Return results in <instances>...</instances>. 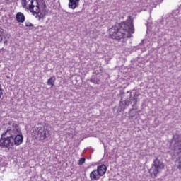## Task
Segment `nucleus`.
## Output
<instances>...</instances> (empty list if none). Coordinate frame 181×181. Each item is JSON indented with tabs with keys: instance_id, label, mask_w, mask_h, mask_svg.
Returning <instances> with one entry per match:
<instances>
[{
	"instance_id": "nucleus-14",
	"label": "nucleus",
	"mask_w": 181,
	"mask_h": 181,
	"mask_svg": "<svg viewBox=\"0 0 181 181\" xmlns=\"http://www.w3.org/2000/svg\"><path fill=\"white\" fill-rule=\"evenodd\" d=\"M25 26H26V28H32V27H33V24H32V23L27 22V23H25Z\"/></svg>"
},
{
	"instance_id": "nucleus-2",
	"label": "nucleus",
	"mask_w": 181,
	"mask_h": 181,
	"mask_svg": "<svg viewBox=\"0 0 181 181\" xmlns=\"http://www.w3.org/2000/svg\"><path fill=\"white\" fill-rule=\"evenodd\" d=\"M133 33H135V28H134V21L131 19V16H129L126 21L117 25H113L109 29L110 39L122 43H125Z\"/></svg>"
},
{
	"instance_id": "nucleus-13",
	"label": "nucleus",
	"mask_w": 181,
	"mask_h": 181,
	"mask_svg": "<svg viewBox=\"0 0 181 181\" xmlns=\"http://www.w3.org/2000/svg\"><path fill=\"white\" fill-rule=\"evenodd\" d=\"M90 83H93V84H100V79H90Z\"/></svg>"
},
{
	"instance_id": "nucleus-1",
	"label": "nucleus",
	"mask_w": 181,
	"mask_h": 181,
	"mask_svg": "<svg viewBox=\"0 0 181 181\" xmlns=\"http://www.w3.org/2000/svg\"><path fill=\"white\" fill-rule=\"evenodd\" d=\"M7 130L1 135L0 146L7 148V149H13V146H19L23 144V135L19 130V125L16 122H9Z\"/></svg>"
},
{
	"instance_id": "nucleus-11",
	"label": "nucleus",
	"mask_w": 181,
	"mask_h": 181,
	"mask_svg": "<svg viewBox=\"0 0 181 181\" xmlns=\"http://www.w3.org/2000/svg\"><path fill=\"white\" fill-rule=\"evenodd\" d=\"M5 35V30L3 28H0V43L2 42L4 35Z\"/></svg>"
},
{
	"instance_id": "nucleus-10",
	"label": "nucleus",
	"mask_w": 181,
	"mask_h": 181,
	"mask_svg": "<svg viewBox=\"0 0 181 181\" xmlns=\"http://www.w3.org/2000/svg\"><path fill=\"white\" fill-rule=\"evenodd\" d=\"M54 83H56V76H54L50 77L47 81V86H50L52 88L54 86Z\"/></svg>"
},
{
	"instance_id": "nucleus-6",
	"label": "nucleus",
	"mask_w": 181,
	"mask_h": 181,
	"mask_svg": "<svg viewBox=\"0 0 181 181\" xmlns=\"http://www.w3.org/2000/svg\"><path fill=\"white\" fill-rule=\"evenodd\" d=\"M96 170L98 171L99 176H103L105 175V173L107 172V166L104 164H102L98 166Z\"/></svg>"
},
{
	"instance_id": "nucleus-16",
	"label": "nucleus",
	"mask_w": 181,
	"mask_h": 181,
	"mask_svg": "<svg viewBox=\"0 0 181 181\" xmlns=\"http://www.w3.org/2000/svg\"><path fill=\"white\" fill-rule=\"evenodd\" d=\"M177 168V169H179V170H181V160L180 161H178Z\"/></svg>"
},
{
	"instance_id": "nucleus-8",
	"label": "nucleus",
	"mask_w": 181,
	"mask_h": 181,
	"mask_svg": "<svg viewBox=\"0 0 181 181\" xmlns=\"http://www.w3.org/2000/svg\"><path fill=\"white\" fill-rule=\"evenodd\" d=\"M16 19L19 23H23V22H25V15L21 12H18L16 16Z\"/></svg>"
},
{
	"instance_id": "nucleus-7",
	"label": "nucleus",
	"mask_w": 181,
	"mask_h": 181,
	"mask_svg": "<svg viewBox=\"0 0 181 181\" xmlns=\"http://www.w3.org/2000/svg\"><path fill=\"white\" fill-rule=\"evenodd\" d=\"M101 177L100 175H98V171L97 170H94L90 173V179L92 181L98 180Z\"/></svg>"
},
{
	"instance_id": "nucleus-4",
	"label": "nucleus",
	"mask_w": 181,
	"mask_h": 181,
	"mask_svg": "<svg viewBox=\"0 0 181 181\" xmlns=\"http://www.w3.org/2000/svg\"><path fill=\"white\" fill-rule=\"evenodd\" d=\"M49 135V129L46 127V124L43 123H38L35 126L33 131V136L38 141H45Z\"/></svg>"
},
{
	"instance_id": "nucleus-15",
	"label": "nucleus",
	"mask_w": 181,
	"mask_h": 181,
	"mask_svg": "<svg viewBox=\"0 0 181 181\" xmlns=\"http://www.w3.org/2000/svg\"><path fill=\"white\" fill-rule=\"evenodd\" d=\"M4 89H2V86L0 85V99L2 95H4Z\"/></svg>"
},
{
	"instance_id": "nucleus-3",
	"label": "nucleus",
	"mask_w": 181,
	"mask_h": 181,
	"mask_svg": "<svg viewBox=\"0 0 181 181\" xmlns=\"http://www.w3.org/2000/svg\"><path fill=\"white\" fill-rule=\"evenodd\" d=\"M23 8L29 11L33 15H37L36 19L40 21L47 15V6L45 0H22Z\"/></svg>"
},
{
	"instance_id": "nucleus-9",
	"label": "nucleus",
	"mask_w": 181,
	"mask_h": 181,
	"mask_svg": "<svg viewBox=\"0 0 181 181\" xmlns=\"http://www.w3.org/2000/svg\"><path fill=\"white\" fill-rule=\"evenodd\" d=\"M69 9H76L78 6L77 3L80 1V0H69Z\"/></svg>"
},
{
	"instance_id": "nucleus-12",
	"label": "nucleus",
	"mask_w": 181,
	"mask_h": 181,
	"mask_svg": "<svg viewBox=\"0 0 181 181\" xmlns=\"http://www.w3.org/2000/svg\"><path fill=\"white\" fill-rule=\"evenodd\" d=\"M84 163H86V158H81L79 159L78 165H84Z\"/></svg>"
},
{
	"instance_id": "nucleus-5",
	"label": "nucleus",
	"mask_w": 181,
	"mask_h": 181,
	"mask_svg": "<svg viewBox=\"0 0 181 181\" xmlns=\"http://www.w3.org/2000/svg\"><path fill=\"white\" fill-rule=\"evenodd\" d=\"M165 169V164L156 157L151 164V168L148 170V173L150 174L151 177H158V175Z\"/></svg>"
},
{
	"instance_id": "nucleus-17",
	"label": "nucleus",
	"mask_w": 181,
	"mask_h": 181,
	"mask_svg": "<svg viewBox=\"0 0 181 181\" xmlns=\"http://www.w3.org/2000/svg\"><path fill=\"white\" fill-rule=\"evenodd\" d=\"M75 13H76V15H77V13H77V12H76Z\"/></svg>"
}]
</instances>
